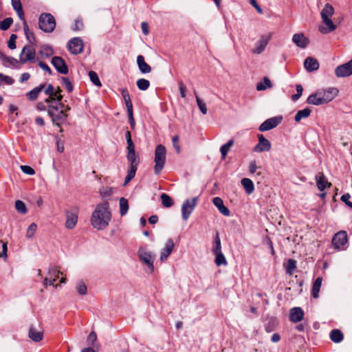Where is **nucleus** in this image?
<instances>
[{
	"label": "nucleus",
	"mask_w": 352,
	"mask_h": 352,
	"mask_svg": "<svg viewBox=\"0 0 352 352\" xmlns=\"http://www.w3.org/2000/svg\"><path fill=\"white\" fill-rule=\"evenodd\" d=\"M166 149L164 146L159 144L155 147V157H154V173L155 175H159L166 162Z\"/></svg>",
	"instance_id": "obj_5"
},
{
	"label": "nucleus",
	"mask_w": 352,
	"mask_h": 352,
	"mask_svg": "<svg viewBox=\"0 0 352 352\" xmlns=\"http://www.w3.org/2000/svg\"><path fill=\"white\" fill-rule=\"evenodd\" d=\"M61 81L62 85L65 87L68 92H72L73 91V85L69 78L66 77H62Z\"/></svg>",
	"instance_id": "obj_48"
},
{
	"label": "nucleus",
	"mask_w": 352,
	"mask_h": 352,
	"mask_svg": "<svg viewBox=\"0 0 352 352\" xmlns=\"http://www.w3.org/2000/svg\"><path fill=\"white\" fill-rule=\"evenodd\" d=\"M23 25H24V26H23L24 32H25L27 39L28 40V41L30 43H33L35 41V37L34 36V33L30 30V29L28 28V26L25 22H24Z\"/></svg>",
	"instance_id": "obj_44"
},
{
	"label": "nucleus",
	"mask_w": 352,
	"mask_h": 352,
	"mask_svg": "<svg viewBox=\"0 0 352 352\" xmlns=\"http://www.w3.org/2000/svg\"><path fill=\"white\" fill-rule=\"evenodd\" d=\"M241 185L243 186L248 194H251L254 190V186L252 181L248 178H243L241 180Z\"/></svg>",
	"instance_id": "obj_32"
},
{
	"label": "nucleus",
	"mask_w": 352,
	"mask_h": 352,
	"mask_svg": "<svg viewBox=\"0 0 352 352\" xmlns=\"http://www.w3.org/2000/svg\"><path fill=\"white\" fill-rule=\"evenodd\" d=\"M174 245H174L173 240L172 239H169L165 245V248L161 252V254H160V260L161 261H164L169 256V255L173 252Z\"/></svg>",
	"instance_id": "obj_23"
},
{
	"label": "nucleus",
	"mask_w": 352,
	"mask_h": 352,
	"mask_svg": "<svg viewBox=\"0 0 352 352\" xmlns=\"http://www.w3.org/2000/svg\"><path fill=\"white\" fill-rule=\"evenodd\" d=\"M331 245L337 252L346 250L349 247L347 232L344 230H340L336 233L332 237Z\"/></svg>",
	"instance_id": "obj_6"
},
{
	"label": "nucleus",
	"mask_w": 352,
	"mask_h": 352,
	"mask_svg": "<svg viewBox=\"0 0 352 352\" xmlns=\"http://www.w3.org/2000/svg\"><path fill=\"white\" fill-rule=\"evenodd\" d=\"M36 56L35 50L30 45H25L20 54V62L22 64L34 60Z\"/></svg>",
	"instance_id": "obj_12"
},
{
	"label": "nucleus",
	"mask_w": 352,
	"mask_h": 352,
	"mask_svg": "<svg viewBox=\"0 0 352 352\" xmlns=\"http://www.w3.org/2000/svg\"><path fill=\"white\" fill-rule=\"evenodd\" d=\"M45 94L48 96H56V92H55L54 88L52 85H49L46 89L45 90Z\"/></svg>",
	"instance_id": "obj_59"
},
{
	"label": "nucleus",
	"mask_w": 352,
	"mask_h": 352,
	"mask_svg": "<svg viewBox=\"0 0 352 352\" xmlns=\"http://www.w3.org/2000/svg\"><path fill=\"white\" fill-rule=\"evenodd\" d=\"M37 230V225L35 223H32L26 231L25 236L27 239H32Z\"/></svg>",
	"instance_id": "obj_43"
},
{
	"label": "nucleus",
	"mask_w": 352,
	"mask_h": 352,
	"mask_svg": "<svg viewBox=\"0 0 352 352\" xmlns=\"http://www.w3.org/2000/svg\"><path fill=\"white\" fill-rule=\"evenodd\" d=\"M137 64H138L140 71L142 74H148L151 72V66L145 62L144 58L143 56H142V55L138 56Z\"/></svg>",
	"instance_id": "obj_27"
},
{
	"label": "nucleus",
	"mask_w": 352,
	"mask_h": 352,
	"mask_svg": "<svg viewBox=\"0 0 352 352\" xmlns=\"http://www.w3.org/2000/svg\"><path fill=\"white\" fill-rule=\"evenodd\" d=\"M13 23V19L10 17L6 18L0 22V29L1 30H7L10 28Z\"/></svg>",
	"instance_id": "obj_45"
},
{
	"label": "nucleus",
	"mask_w": 352,
	"mask_h": 352,
	"mask_svg": "<svg viewBox=\"0 0 352 352\" xmlns=\"http://www.w3.org/2000/svg\"><path fill=\"white\" fill-rule=\"evenodd\" d=\"M212 251L213 254L221 252V239L218 232L216 233V236L214 239Z\"/></svg>",
	"instance_id": "obj_38"
},
{
	"label": "nucleus",
	"mask_w": 352,
	"mask_h": 352,
	"mask_svg": "<svg viewBox=\"0 0 352 352\" xmlns=\"http://www.w3.org/2000/svg\"><path fill=\"white\" fill-rule=\"evenodd\" d=\"M258 167L256 166V162L255 160H252L250 162L249 164V171L250 173L253 174L256 173Z\"/></svg>",
	"instance_id": "obj_60"
},
{
	"label": "nucleus",
	"mask_w": 352,
	"mask_h": 352,
	"mask_svg": "<svg viewBox=\"0 0 352 352\" xmlns=\"http://www.w3.org/2000/svg\"><path fill=\"white\" fill-rule=\"evenodd\" d=\"M322 279L320 277L317 278L312 286L311 295L313 298H318L319 296V292L321 287Z\"/></svg>",
	"instance_id": "obj_30"
},
{
	"label": "nucleus",
	"mask_w": 352,
	"mask_h": 352,
	"mask_svg": "<svg viewBox=\"0 0 352 352\" xmlns=\"http://www.w3.org/2000/svg\"><path fill=\"white\" fill-rule=\"evenodd\" d=\"M338 89L336 87H329L327 89L319 90L310 95L307 102L314 105L326 104L333 100L338 94Z\"/></svg>",
	"instance_id": "obj_2"
},
{
	"label": "nucleus",
	"mask_w": 352,
	"mask_h": 352,
	"mask_svg": "<svg viewBox=\"0 0 352 352\" xmlns=\"http://www.w3.org/2000/svg\"><path fill=\"white\" fill-rule=\"evenodd\" d=\"M335 74L338 78L348 77L352 75V59L338 66L335 69Z\"/></svg>",
	"instance_id": "obj_13"
},
{
	"label": "nucleus",
	"mask_w": 352,
	"mask_h": 352,
	"mask_svg": "<svg viewBox=\"0 0 352 352\" xmlns=\"http://www.w3.org/2000/svg\"><path fill=\"white\" fill-rule=\"evenodd\" d=\"M120 205V213L121 216L125 215L129 210V202L128 200L124 197L120 198L119 201Z\"/></svg>",
	"instance_id": "obj_35"
},
{
	"label": "nucleus",
	"mask_w": 352,
	"mask_h": 352,
	"mask_svg": "<svg viewBox=\"0 0 352 352\" xmlns=\"http://www.w3.org/2000/svg\"><path fill=\"white\" fill-rule=\"evenodd\" d=\"M52 65L58 72L62 74H66L68 72V67L65 60L60 56H54L51 61Z\"/></svg>",
	"instance_id": "obj_18"
},
{
	"label": "nucleus",
	"mask_w": 352,
	"mask_h": 352,
	"mask_svg": "<svg viewBox=\"0 0 352 352\" xmlns=\"http://www.w3.org/2000/svg\"><path fill=\"white\" fill-rule=\"evenodd\" d=\"M45 87V84H41L39 86L34 88L32 90L30 91L26 94V96L28 98V100L31 101L35 100L39 94L43 91L44 87Z\"/></svg>",
	"instance_id": "obj_28"
},
{
	"label": "nucleus",
	"mask_w": 352,
	"mask_h": 352,
	"mask_svg": "<svg viewBox=\"0 0 352 352\" xmlns=\"http://www.w3.org/2000/svg\"><path fill=\"white\" fill-rule=\"evenodd\" d=\"M179 90L181 97L184 98H186V88L182 81L179 82Z\"/></svg>",
	"instance_id": "obj_58"
},
{
	"label": "nucleus",
	"mask_w": 352,
	"mask_h": 352,
	"mask_svg": "<svg viewBox=\"0 0 352 352\" xmlns=\"http://www.w3.org/2000/svg\"><path fill=\"white\" fill-rule=\"evenodd\" d=\"M136 84L138 89L142 91L148 89L150 86V82L145 78H140L138 80Z\"/></svg>",
	"instance_id": "obj_41"
},
{
	"label": "nucleus",
	"mask_w": 352,
	"mask_h": 352,
	"mask_svg": "<svg viewBox=\"0 0 352 352\" xmlns=\"http://www.w3.org/2000/svg\"><path fill=\"white\" fill-rule=\"evenodd\" d=\"M316 181L317 187L320 191H323L327 187H330L331 184L329 183L322 173H318L316 175Z\"/></svg>",
	"instance_id": "obj_21"
},
{
	"label": "nucleus",
	"mask_w": 352,
	"mask_h": 352,
	"mask_svg": "<svg viewBox=\"0 0 352 352\" xmlns=\"http://www.w3.org/2000/svg\"><path fill=\"white\" fill-rule=\"evenodd\" d=\"M17 38V36L14 34L10 35L9 41H8V47L10 50L16 49V40Z\"/></svg>",
	"instance_id": "obj_51"
},
{
	"label": "nucleus",
	"mask_w": 352,
	"mask_h": 352,
	"mask_svg": "<svg viewBox=\"0 0 352 352\" xmlns=\"http://www.w3.org/2000/svg\"><path fill=\"white\" fill-rule=\"evenodd\" d=\"M215 255L214 263L217 266L227 265L228 262L222 252L214 253Z\"/></svg>",
	"instance_id": "obj_36"
},
{
	"label": "nucleus",
	"mask_w": 352,
	"mask_h": 352,
	"mask_svg": "<svg viewBox=\"0 0 352 352\" xmlns=\"http://www.w3.org/2000/svg\"><path fill=\"white\" fill-rule=\"evenodd\" d=\"M97 340V335L94 331H91L87 337V342L89 344L93 345Z\"/></svg>",
	"instance_id": "obj_56"
},
{
	"label": "nucleus",
	"mask_w": 352,
	"mask_h": 352,
	"mask_svg": "<svg viewBox=\"0 0 352 352\" xmlns=\"http://www.w3.org/2000/svg\"><path fill=\"white\" fill-rule=\"evenodd\" d=\"M41 53L45 57H50L53 54L54 52L51 47L45 45L41 47Z\"/></svg>",
	"instance_id": "obj_50"
},
{
	"label": "nucleus",
	"mask_w": 352,
	"mask_h": 352,
	"mask_svg": "<svg viewBox=\"0 0 352 352\" xmlns=\"http://www.w3.org/2000/svg\"><path fill=\"white\" fill-rule=\"evenodd\" d=\"M62 99V95L58 96L56 104H49L47 107V113L52 122L58 126L66 122L67 118V113L64 112V104L61 103Z\"/></svg>",
	"instance_id": "obj_3"
},
{
	"label": "nucleus",
	"mask_w": 352,
	"mask_h": 352,
	"mask_svg": "<svg viewBox=\"0 0 352 352\" xmlns=\"http://www.w3.org/2000/svg\"><path fill=\"white\" fill-rule=\"evenodd\" d=\"M351 195L349 193L344 194L340 199L342 201L346 204L350 208H352V202L350 201Z\"/></svg>",
	"instance_id": "obj_53"
},
{
	"label": "nucleus",
	"mask_w": 352,
	"mask_h": 352,
	"mask_svg": "<svg viewBox=\"0 0 352 352\" xmlns=\"http://www.w3.org/2000/svg\"><path fill=\"white\" fill-rule=\"evenodd\" d=\"M12 5L15 11L22 8L20 0H12Z\"/></svg>",
	"instance_id": "obj_64"
},
{
	"label": "nucleus",
	"mask_w": 352,
	"mask_h": 352,
	"mask_svg": "<svg viewBox=\"0 0 352 352\" xmlns=\"http://www.w3.org/2000/svg\"><path fill=\"white\" fill-rule=\"evenodd\" d=\"M66 221L65 226L67 229L72 230L77 224L78 219V209L74 208L69 210H66L65 212Z\"/></svg>",
	"instance_id": "obj_10"
},
{
	"label": "nucleus",
	"mask_w": 352,
	"mask_h": 352,
	"mask_svg": "<svg viewBox=\"0 0 352 352\" xmlns=\"http://www.w3.org/2000/svg\"><path fill=\"white\" fill-rule=\"evenodd\" d=\"M172 142H173V147L176 150V152L177 153H180V146H179V136L177 135H174L172 138Z\"/></svg>",
	"instance_id": "obj_55"
},
{
	"label": "nucleus",
	"mask_w": 352,
	"mask_h": 352,
	"mask_svg": "<svg viewBox=\"0 0 352 352\" xmlns=\"http://www.w3.org/2000/svg\"><path fill=\"white\" fill-rule=\"evenodd\" d=\"M293 43L300 48H305L309 44V39L302 33L295 34L292 36Z\"/></svg>",
	"instance_id": "obj_19"
},
{
	"label": "nucleus",
	"mask_w": 352,
	"mask_h": 352,
	"mask_svg": "<svg viewBox=\"0 0 352 352\" xmlns=\"http://www.w3.org/2000/svg\"><path fill=\"white\" fill-rule=\"evenodd\" d=\"M282 116H276L264 121L258 127L260 131H266L277 126L282 121Z\"/></svg>",
	"instance_id": "obj_16"
},
{
	"label": "nucleus",
	"mask_w": 352,
	"mask_h": 352,
	"mask_svg": "<svg viewBox=\"0 0 352 352\" xmlns=\"http://www.w3.org/2000/svg\"><path fill=\"white\" fill-rule=\"evenodd\" d=\"M213 204L218 208L219 211L223 215L228 217L230 214L229 209L224 206L221 198L216 197L212 199Z\"/></svg>",
	"instance_id": "obj_25"
},
{
	"label": "nucleus",
	"mask_w": 352,
	"mask_h": 352,
	"mask_svg": "<svg viewBox=\"0 0 352 352\" xmlns=\"http://www.w3.org/2000/svg\"><path fill=\"white\" fill-rule=\"evenodd\" d=\"M234 141L233 139L230 140L226 144L222 145L220 148L221 158L224 160L230 151V148L234 145Z\"/></svg>",
	"instance_id": "obj_33"
},
{
	"label": "nucleus",
	"mask_w": 352,
	"mask_h": 352,
	"mask_svg": "<svg viewBox=\"0 0 352 352\" xmlns=\"http://www.w3.org/2000/svg\"><path fill=\"white\" fill-rule=\"evenodd\" d=\"M126 158L130 164V166L124 179V186L126 185L135 177L138 169V166L140 163L139 157L138 155H136L135 152L127 153Z\"/></svg>",
	"instance_id": "obj_7"
},
{
	"label": "nucleus",
	"mask_w": 352,
	"mask_h": 352,
	"mask_svg": "<svg viewBox=\"0 0 352 352\" xmlns=\"http://www.w3.org/2000/svg\"><path fill=\"white\" fill-rule=\"evenodd\" d=\"M15 208L16 210L21 214H25L27 212L26 206L25 203L21 200L16 201Z\"/></svg>",
	"instance_id": "obj_46"
},
{
	"label": "nucleus",
	"mask_w": 352,
	"mask_h": 352,
	"mask_svg": "<svg viewBox=\"0 0 352 352\" xmlns=\"http://www.w3.org/2000/svg\"><path fill=\"white\" fill-rule=\"evenodd\" d=\"M28 336L32 341L38 342L43 340V332L31 325L29 329Z\"/></svg>",
	"instance_id": "obj_24"
},
{
	"label": "nucleus",
	"mask_w": 352,
	"mask_h": 352,
	"mask_svg": "<svg viewBox=\"0 0 352 352\" xmlns=\"http://www.w3.org/2000/svg\"><path fill=\"white\" fill-rule=\"evenodd\" d=\"M100 193L103 197L110 196L112 194V190L109 188H102L100 190Z\"/></svg>",
	"instance_id": "obj_62"
},
{
	"label": "nucleus",
	"mask_w": 352,
	"mask_h": 352,
	"mask_svg": "<svg viewBox=\"0 0 352 352\" xmlns=\"http://www.w3.org/2000/svg\"><path fill=\"white\" fill-rule=\"evenodd\" d=\"M197 204V198L186 199L182 206V217L184 221L188 220L190 214L194 210Z\"/></svg>",
	"instance_id": "obj_11"
},
{
	"label": "nucleus",
	"mask_w": 352,
	"mask_h": 352,
	"mask_svg": "<svg viewBox=\"0 0 352 352\" xmlns=\"http://www.w3.org/2000/svg\"><path fill=\"white\" fill-rule=\"evenodd\" d=\"M111 219V213L107 202L98 204L93 211L91 217V226L98 230H104Z\"/></svg>",
	"instance_id": "obj_1"
},
{
	"label": "nucleus",
	"mask_w": 352,
	"mask_h": 352,
	"mask_svg": "<svg viewBox=\"0 0 352 352\" xmlns=\"http://www.w3.org/2000/svg\"><path fill=\"white\" fill-rule=\"evenodd\" d=\"M39 67L44 71L47 72L49 74H52V70L50 67L44 62L40 61L38 63Z\"/></svg>",
	"instance_id": "obj_63"
},
{
	"label": "nucleus",
	"mask_w": 352,
	"mask_h": 352,
	"mask_svg": "<svg viewBox=\"0 0 352 352\" xmlns=\"http://www.w3.org/2000/svg\"><path fill=\"white\" fill-rule=\"evenodd\" d=\"M271 38V34L262 35L259 40L256 43L255 47L252 50V52L255 54H261L267 45Z\"/></svg>",
	"instance_id": "obj_15"
},
{
	"label": "nucleus",
	"mask_w": 352,
	"mask_h": 352,
	"mask_svg": "<svg viewBox=\"0 0 352 352\" xmlns=\"http://www.w3.org/2000/svg\"><path fill=\"white\" fill-rule=\"evenodd\" d=\"M258 144L253 148V151L256 153H261L264 151H269L271 149V144L263 135H258Z\"/></svg>",
	"instance_id": "obj_17"
},
{
	"label": "nucleus",
	"mask_w": 352,
	"mask_h": 352,
	"mask_svg": "<svg viewBox=\"0 0 352 352\" xmlns=\"http://www.w3.org/2000/svg\"><path fill=\"white\" fill-rule=\"evenodd\" d=\"M334 14V8L330 3H326L321 11V18L322 22L327 25V28L319 26L318 30L322 34H327L336 29V25L331 20V16Z\"/></svg>",
	"instance_id": "obj_4"
},
{
	"label": "nucleus",
	"mask_w": 352,
	"mask_h": 352,
	"mask_svg": "<svg viewBox=\"0 0 352 352\" xmlns=\"http://www.w3.org/2000/svg\"><path fill=\"white\" fill-rule=\"evenodd\" d=\"M38 26L45 32H52L56 28L54 17L50 13L41 14L38 19Z\"/></svg>",
	"instance_id": "obj_8"
},
{
	"label": "nucleus",
	"mask_w": 352,
	"mask_h": 352,
	"mask_svg": "<svg viewBox=\"0 0 352 352\" xmlns=\"http://www.w3.org/2000/svg\"><path fill=\"white\" fill-rule=\"evenodd\" d=\"M84 45L82 40L79 37L72 38L67 43L69 51L73 54H80L83 50Z\"/></svg>",
	"instance_id": "obj_14"
},
{
	"label": "nucleus",
	"mask_w": 352,
	"mask_h": 352,
	"mask_svg": "<svg viewBox=\"0 0 352 352\" xmlns=\"http://www.w3.org/2000/svg\"><path fill=\"white\" fill-rule=\"evenodd\" d=\"M21 170L23 173L29 175H33L35 174V170L30 166H21Z\"/></svg>",
	"instance_id": "obj_52"
},
{
	"label": "nucleus",
	"mask_w": 352,
	"mask_h": 352,
	"mask_svg": "<svg viewBox=\"0 0 352 352\" xmlns=\"http://www.w3.org/2000/svg\"><path fill=\"white\" fill-rule=\"evenodd\" d=\"M330 339L332 342L335 343H340L344 339V335L340 329H333L330 332L329 335Z\"/></svg>",
	"instance_id": "obj_29"
},
{
	"label": "nucleus",
	"mask_w": 352,
	"mask_h": 352,
	"mask_svg": "<svg viewBox=\"0 0 352 352\" xmlns=\"http://www.w3.org/2000/svg\"><path fill=\"white\" fill-rule=\"evenodd\" d=\"M0 81L4 82L7 85H12L14 83V80L11 77L3 74H0Z\"/></svg>",
	"instance_id": "obj_54"
},
{
	"label": "nucleus",
	"mask_w": 352,
	"mask_h": 352,
	"mask_svg": "<svg viewBox=\"0 0 352 352\" xmlns=\"http://www.w3.org/2000/svg\"><path fill=\"white\" fill-rule=\"evenodd\" d=\"M296 268V261L292 258H289L286 264L285 270L287 274L292 275Z\"/></svg>",
	"instance_id": "obj_39"
},
{
	"label": "nucleus",
	"mask_w": 352,
	"mask_h": 352,
	"mask_svg": "<svg viewBox=\"0 0 352 352\" xmlns=\"http://www.w3.org/2000/svg\"><path fill=\"white\" fill-rule=\"evenodd\" d=\"M296 89L297 93L296 94L292 95V100L294 102L298 100L300 98L303 91V88L301 85H296Z\"/></svg>",
	"instance_id": "obj_49"
},
{
	"label": "nucleus",
	"mask_w": 352,
	"mask_h": 352,
	"mask_svg": "<svg viewBox=\"0 0 352 352\" xmlns=\"http://www.w3.org/2000/svg\"><path fill=\"white\" fill-rule=\"evenodd\" d=\"M1 242L2 243V252H0V258H3L4 260H6V258L8 257V254H7V251H8L7 243L2 242V241H1Z\"/></svg>",
	"instance_id": "obj_57"
},
{
	"label": "nucleus",
	"mask_w": 352,
	"mask_h": 352,
	"mask_svg": "<svg viewBox=\"0 0 352 352\" xmlns=\"http://www.w3.org/2000/svg\"><path fill=\"white\" fill-rule=\"evenodd\" d=\"M83 28V23L81 19H77L75 21V25L73 28L74 30L79 31L82 30Z\"/></svg>",
	"instance_id": "obj_61"
},
{
	"label": "nucleus",
	"mask_w": 352,
	"mask_h": 352,
	"mask_svg": "<svg viewBox=\"0 0 352 352\" xmlns=\"http://www.w3.org/2000/svg\"><path fill=\"white\" fill-rule=\"evenodd\" d=\"M76 290L80 295H85L87 291V286L84 283L80 281L76 285Z\"/></svg>",
	"instance_id": "obj_47"
},
{
	"label": "nucleus",
	"mask_w": 352,
	"mask_h": 352,
	"mask_svg": "<svg viewBox=\"0 0 352 352\" xmlns=\"http://www.w3.org/2000/svg\"><path fill=\"white\" fill-rule=\"evenodd\" d=\"M0 58L3 61V63L6 67L11 66L14 68H19V64L21 63L20 60H18L12 56H8L3 54H1Z\"/></svg>",
	"instance_id": "obj_26"
},
{
	"label": "nucleus",
	"mask_w": 352,
	"mask_h": 352,
	"mask_svg": "<svg viewBox=\"0 0 352 352\" xmlns=\"http://www.w3.org/2000/svg\"><path fill=\"white\" fill-rule=\"evenodd\" d=\"M319 63L316 58L309 56L304 61V67L309 72L316 71L319 69Z\"/></svg>",
	"instance_id": "obj_20"
},
{
	"label": "nucleus",
	"mask_w": 352,
	"mask_h": 352,
	"mask_svg": "<svg viewBox=\"0 0 352 352\" xmlns=\"http://www.w3.org/2000/svg\"><path fill=\"white\" fill-rule=\"evenodd\" d=\"M272 84L268 77H264L262 82L257 83L256 89L258 91L265 90L267 88H272Z\"/></svg>",
	"instance_id": "obj_34"
},
{
	"label": "nucleus",
	"mask_w": 352,
	"mask_h": 352,
	"mask_svg": "<svg viewBox=\"0 0 352 352\" xmlns=\"http://www.w3.org/2000/svg\"><path fill=\"white\" fill-rule=\"evenodd\" d=\"M88 75L90 78V80L94 85H96L98 87H100L102 86L100 80L96 72L90 71V72H89Z\"/></svg>",
	"instance_id": "obj_40"
},
{
	"label": "nucleus",
	"mask_w": 352,
	"mask_h": 352,
	"mask_svg": "<svg viewBox=\"0 0 352 352\" xmlns=\"http://www.w3.org/2000/svg\"><path fill=\"white\" fill-rule=\"evenodd\" d=\"M162 206L165 208H170L173 205V199L167 194L162 193L160 196Z\"/></svg>",
	"instance_id": "obj_37"
},
{
	"label": "nucleus",
	"mask_w": 352,
	"mask_h": 352,
	"mask_svg": "<svg viewBox=\"0 0 352 352\" xmlns=\"http://www.w3.org/2000/svg\"><path fill=\"white\" fill-rule=\"evenodd\" d=\"M311 109L309 108H305L302 110L297 111L294 120L296 122H300L302 119L308 118L311 114Z\"/></svg>",
	"instance_id": "obj_31"
},
{
	"label": "nucleus",
	"mask_w": 352,
	"mask_h": 352,
	"mask_svg": "<svg viewBox=\"0 0 352 352\" xmlns=\"http://www.w3.org/2000/svg\"><path fill=\"white\" fill-rule=\"evenodd\" d=\"M195 95L196 101H197V103L199 110L201 111V112L203 114H206L208 109H207L206 103L198 96L196 91H195Z\"/></svg>",
	"instance_id": "obj_42"
},
{
	"label": "nucleus",
	"mask_w": 352,
	"mask_h": 352,
	"mask_svg": "<svg viewBox=\"0 0 352 352\" xmlns=\"http://www.w3.org/2000/svg\"><path fill=\"white\" fill-rule=\"evenodd\" d=\"M304 312L300 307H294L290 309L289 319L294 322H298L302 320Z\"/></svg>",
	"instance_id": "obj_22"
},
{
	"label": "nucleus",
	"mask_w": 352,
	"mask_h": 352,
	"mask_svg": "<svg viewBox=\"0 0 352 352\" xmlns=\"http://www.w3.org/2000/svg\"><path fill=\"white\" fill-rule=\"evenodd\" d=\"M140 261L147 267V272L152 273L154 270L153 262L155 257V254L144 248H140L138 252Z\"/></svg>",
	"instance_id": "obj_9"
}]
</instances>
